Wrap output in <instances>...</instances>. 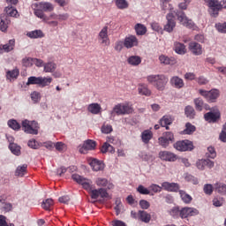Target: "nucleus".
<instances>
[{
  "instance_id": "nucleus-37",
  "label": "nucleus",
  "mask_w": 226,
  "mask_h": 226,
  "mask_svg": "<svg viewBox=\"0 0 226 226\" xmlns=\"http://www.w3.org/2000/svg\"><path fill=\"white\" fill-rule=\"evenodd\" d=\"M19 75H20L19 69H14L6 72V79L7 80H11L12 79H18Z\"/></svg>"
},
{
  "instance_id": "nucleus-25",
  "label": "nucleus",
  "mask_w": 226,
  "mask_h": 226,
  "mask_svg": "<svg viewBox=\"0 0 226 226\" xmlns=\"http://www.w3.org/2000/svg\"><path fill=\"white\" fill-rule=\"evenodd\" d=\"M95 185H97L101 188L107 186L109 190L114 188V185L112 184H109V180L103 177H97L95 179Z\"/></svg>"
},
{
  "instance_id": "nucleus-9",
  "label": "nucleus",
  "mask_w": 226,
  "mask_h": 226,
  "mask_svg": "<svg viewBox=\"0 0 226 226\" xmlns=\"http://www.w3.org/2000/svg\"><path fill=\"white\" fill-rule=\"evenodd\" d=\"M96 149V141L93 139H87L79 148L81 154H86L87 151H94Z\"/></svg>"
},
{
  "instance_id": "nucleus-28",
  "label": "nucleus",
  "mask_w": 226,
  "mask_h": 226,
  "mask_svg": "<svg viewBox=\"0 0 226 226\" xmlns=\"http://www.w3.org/2000/svg\"><path fill=\"white\" fill-rule=\"evenodd\" d=\"M138 216L141 222H144V223H149V222H151V215L144 210H139Z\"/></svg>"
},
{
  "instance_id": "nucleus-59",
  "label": "nucleus",
  "mask_w": 226,
  "mask_h": 226,
  "mask_svg": "<svg viewBox=\"0 0 226 226\" xmlns=\"http://www.w3.org/2000/svg\"><path fill=\"white\" fill-rule=\"evenodd\" d=\"M185 181H187V183H192V185H199V179L192 175H186Z\"/></svg>"
},
{
  "instance_id": "nucleus-40",
  "label": "nucleus",
  "mask_w": 226,
  "mask_h": 226,
  "mask_svg": "<svg viewBox=\"0 0 226 226\" xmlns=\"http://www.w3.org/2000/svg\"><path fill=\"white\" fill-rule=\"evenodd\" d=\"M185 114L189 119H193V117H195V109L192 106L188 105L185 109Z\"/></svg>"
},
{
  "instance_id": "nucleus-48",
  "label": "nucleus",
  "mask_w": 226,
  "mask_h": 226,
  "mask_svg": "<svg viewBox=\"0 0 226 226\" xmlns=\"http://www.w3.org/2000/svg\"><path fill=\"white\" fill-rule=\"evenodd\" d=\"M27 146L31 147V149H40L43 144L38 143L36 139H33L28 141Z\"/></svg>"
},
{
  "instance_id": "nucleus-24",
  "label": "nucleus",
  "mask_w": 226,
  "mask_h": 226,
  "mask_svg": "<svg viewBox=\"0 0 226 226\" xmlns=\"http://www.w3.org/2000/svg\"><path fill=\"white\" fill-rule=\"evenodd\" d=\"M204 118L208 122V123H216L218 119H220V112H207L204 115Z\"/></svg>"
},
{
  "instance_id": "nucleus-4",
  "label": "nucleus",
  "mask_w": 226,
  "mask_h": 226,
  "mask_svg": "<svg viewBox=\"0 0 226 226\" xmlns=\"http://www.w3.org/2000/svg\"><path fill=\"white\" fill-rule=\"evenodd\" d=\"M133 112V108L128 103H118L114 106L111 116H126L127 114H132Z\"/></svg>"
},
{
  "instance_id": "nucleus-1",
  "label": "nucleus",
  "mask_w": 226,
  "mask_h": 226,
  "mask_svg": "<svg viewBox=\"0 0 226 226\" xmlns=\"http://www.w3.org/2000/svg\"><path fill=\"white\" fill-rule=\"evenodd\" d=\"M148 84L154 86L157 91H164L169 83V78L164 74H151L147 77Z\"/></svg>"
},
{
  "instance_id": "nucleus-47",
  "label": "nucleus",
  "mask_w": 226,
  "mask_h": 226,
  "mask_svg": "<svg viewBox=\"0 0 226 226\" xmlns=\"http://www.w3.org/2000/svg\"><path fill=\"white\" fill-rule=\"evenodd\" d=\"M7 124L9 128H11L12 130L19 131L20 130V124L17 122L15 119H11L7 122Z\"/></svg>"
},
{
  "instance_id": "nucleus-6",
  "label": "nucleus",
  "mask_w": 226,
  "mask_h": 226,
  "mask_svg": "<svg viewBox=\"0 0 226 226\" xmlns=\"http://www.w3.org/2000/svg\"><path fill=\"white\" fill-rule=\"evenodd\" d=\"M38 123L36 121L24 120L22 121V130L25 133L30 135H38Z\"/></svg>"
},
{
  "instance_id": "nucleus-22",
  "label": "nucleus",
  "mask_w": 226,
  "mask_h": 226,
  "mask_svg": "<svg viewBox=\"0 0 226 226\" xmlns=\"http://www.w3.org/2000/svg\"><path fill=\"white\" fill-rule=\"evenodd\" d=\"M170 85L176 89H183L185 87V81L178 76H173L170 80Z\"/></svg>"
},
{
  "instance_id": "nucleus-10",
  "label": "nucleus",
  "mask_w": 226,
  "mask_h": 226,
  "mask_svg": "<svg viewBox=\"0 0 226 226\" xmlns=\"http://www.w3.org/2000/svg\"><path fill=\"white\" fill-rule=\"evenodd\" d=\"M88 164L94 170V172H100V170H103L105 169V164L103 162L96 159V158H89Z\"/></svg>"
},
{
  "instance_id": "nucleus-32",
  "label": "nucleus",
  "mask_w": 226,
  "mask_h": 226,
  "mask_svg": "<svg viewBox=\"0 0 226 226\" xmlns=\"http://www.w3.org/2000/svg\"><path fill=\"white\" fill-rule=\"evenodd\" d=\"M127 63L132 66H139L142 63V58L139 56H132L128 57Z\"/></svg>"
},
{
  "instance_id": "nucleus-53",
  "label": "nucleus",
  "mask_w": 226,
  "mask_h": 226,
  "mask_svg": "<svg viewBox=\"0 0 226 226\" xmlns=\"http://www.w3.org/2000/svg\"><path fill=\"white\" fill-rule=\"evenodd\" d=\"M137 192L139 193H140V195H149L151 193V192L149 191V189L144 187V185H140L138 186L137 188Z\"/></svg>"
},
{
  "instance_id": "nucleus-17",
  "label": "nucleus",
  "mask_w": 226,
  "mask_h": 226,
  "mask_svg": "<svg viewBox=\"0 0 226 226\" xmlns=\"http://www.w3.org/2000/svg\"><path fill=\"white\" fill-rule=\"evenodd\" d=\"M11 20L6 14L0 15V31L6 33L8 31V26H10Z\"/></svg>"
},
{
  "instance_id": "nucleus-18",
  "label": "nucleus",
  "mask_w": 226,
  "mask_h": 226,
  "mask_svg": "<svg viewBox=\"0 0 226 226\" xmlns=\"http://www.w3.org/2000/svg\"><path fill=\"white\" fill-rule=\"evenodd\" d=\"M189 50L193 56H202V45L198 42L191 41L189 43Z\"/></svg>"
},
{
  "instance_id": "nucleus-26",
  "label": "nucleus",
  "mask_w": 226,
  "mask_h": 226,
  "mask_svg": "<svg viewBox=\"0 0 226 226\" xmlns=\"http://www.w3.org/2000/svg\"><path fill=\"white\" fill-rule=\"evenodd\" d=\"M159 61H160L161 64H165V65H167V64H171L172 65V64H176V63H177L176 58L169 57L165 55H161L159 56Z\"/></svg>"
},
{
  "instance_id": "nucleus-44",
  "label": "nucleus",
  "mask_w": 226,
  "mask_h": 226,
  "mask_svg": "<svg viewBox=\"0 0 226 226\" xmlns=\"http://www.w3.org/2000/svg\"><path fill=\"white\" fill-rule=\"evenodd\" d=\"M215 192H217L218 193H221V195H226V184L216 183Z\"/></svg>"
},
{
  "instance_id": "nucleus-27",
  "label": "nucleus",
  "mask_w": 226,
  "mask_h": 226,
  "mask_svg": "<svg viewBox=\"0 0 226 226\" xmlns=\"http://www.w3.org/2000/svg\"><path fill=\"white\" fill-rule=\"evenodd\" d=\"M87 110L88 112H90V114L97 115L100 114V112L102 111V106L96 102L91 103L88 105Z\"/></svg>"
},
{
  "instance_id": "nucleus-58",
  "label": "nucleus",
  "mask_w": 226,
  "mask_h": 226,
  "mask_svg": "<svg viewBox=\"0 0 226 226\" xmlns=\"http://www.w3.org/2000/svg\"><path fill=\"white\" fill-rule=\"evenodd\" d=\"M170 215L173 216V218H177L178 216H181V210H179L178 207H175L170 209Z\"/></svg>"
},
{
  "instance_id": "nucleus-46",
  "label": "nucleus",
  "mask_w": 226,
  "mask_h": 226,
  "mask_svg": "<svg viewBox=\"0 0 226 226\" xmlns=\"http://www.w3.org/2000/svg\"><path fill=\"white\" fill-rule=\"evenodd\" d=\"M195 130V125L192 124L191 123H187L185 124V129L184 130V135H192Z\"/></svg>"
},
{
  "instance_id": "nucleus-43",
  "label": "nucleus",
  "mask_w": 226,
  "mask_h": 226,
  "mask_svg": "<svg viewBox=\"0 0 226 226\" xmlns=\"http://www.w3.org/2000/svg\"><path fill=\"white\" fill-rule=\"evenodd\" d=\"M175 51L180 55L186 54V47L183 43L177 42L175 43Z\"/></svg>"
},
{
  "instance_id": "nucleus-38",
  "label": "nucleus",
  "mask_w": 226,
  "mask_h": 226,
  "mask_svg": "<svg viewBox=\"0 0 226 226\" xmlns=\"http://www.w3.org/2000/svg\"><path fill=\"white\" fill-rule=\"evenodd\" d=\"M4 11H5V15L9 18L10 17H17V14L19 13L17 9H15L13 6L5 7Z\"/></svg>"
},
{
  "instance_id": "nucleus-41",
  "label": "nucleus",
  "mask_w": 226,
  "mask_h": 226,
  "mask_svg": "<svg viewBox=\"0 0 226 226\" xmlns=\"http://www.w3.org/2000/svg\"><path fill=\"white\" fill-rule=\"evenodd\" d=\"M9 149L16 156H20V147L15 143H10Z\"/></svg>"
},
{
  "instance_id": "nucleus-31",
  "label": "nucleus",
  "mask_w": 226,
  "mask_h": 226,
  "mask_svg": "<svg viewBox=\"0 0 226 226\" xmlns=\"http://www.w3.org/2000/svg\"><path fill=\"white\" fill-rule=\"evenodd\" d=\"M153 139V132L149 130H145L141 133V140L144 144H149V140Z\"/></svg>"
},
{
  "instance_id": "nucleus-42",
  "label": "nucleus",
  "mask_w": 226,
  "mask_h": 226,
  "mask_svg": "<svg viewBox=\"0 0 226 226\" xmlns=\"http://www.w3.org/2000/svg\"><path fill=\"white\" fill-rule=\"evenodd\" d=\"M45 34L41 30H34L27 34L28 38H43Z\"/></svg>"
},
{
  "instance_id": "nucleus-64",
  "label": "nucleus",
  "mask_w": 226,
  "mask_h": 226,
  "mask_svg": "<svg viewBox=\"0 0 226 226\" xmlns=\"http://www.w3.org/2000/svg\"><path fill=\"white\" fill-rule=\"evenodd\" d=\"M112 130H113L112 125L110 124H106V125L104 124L102 126V133H106V134L111 133Z\"/></svg>"
},
{
  "instance_id": "nucleus-54",
  "label": "nucleus",
  "mask_w": 226,
  "mask_h": 226,
  "mask_svg": "<svg viewBox=\"0 0 226 226\" xmlns=\"http://www.w3.org/2000/svg\"><path fill=\"white\" fill-rule=\"evenodd\" d=\"M213 185L206 184L203 187V192L206 195H213Z\"/></svg>"
},
{
  "instance_id": "nucleus-13",
  "label": "nucleus",
  "mask_w": 226,
  "mask_h": 226,
  "mask_svg": "<svg viewBox=\"0 0 226 226\" xmlns=\"http://www.w3.org/2000/svg\"><path fill=\"white\" fill-rule=\"evenodd\" d=\"M177 19L179 20L180 24H182L183 26H185V27H193V22H192V20L188 19V18L186 17V14H185V12L183 11H177L176 13Z\"/></svg>"
},
{
  "instance_id": "nucleus-2",
  "label": "nucleus",
  "mask_w": 226,
  "mask_h": 226,
  "mask_svg": "<svg viewBox=\"0 0 226 226\" xmlns=\"http://www.w3.org/2000/svg\"><path fill=\"white\" fill-rule=\"evenodd\" d=\"M211 17H216L220 10H226V0H204Z\"/></svg>"
},
{
  "instance_id": "nucleus-36",
  "label": "nucleus",
  "mask_w": 226,
  "mask_h": 226,
  "mask_svg": "<svg viewBox=\"0 0 226 226\" xmlns=\"http://www.w3.org/2000/svg\"><path fill=\"white\" fill-rule=\"evenodd\" d=\"M138 91L139 94L143 96H149L151 94L150 89L147 87V85L141 84L138 87Z\"/></svg>"
},
{
  "instance_id": "nucleus-16",
  "label": "nucleus",
  "mask_w": 226,
  "mask_h": 226,
  "mask_svg": "<svg viewBox=\"0 0 226 226\" xmlns=\"http://www.w3.org/2000/svg\"><path fill=\"white\" fill-rule=\"evenodd\" d=\"M99 38L102 40V44L109 47L110 40L109 39V26H104L99 33Z\"/></svg>"
},
{
  "instance_id": "nucleus-50",
  "label": "nucleus",
  "mask_w": 226,
  "mask_h": 226,
  "mask_svg": "<svg viewBox=\"0 0 226 226\" xmlns=\"http://www.w3.org/2000/svg\"><path fill=\"white\" fill-rule=\"evenodd\" d=\"M170 0H161V8L163 11L171 10Z\"/></svg>"
},
{
  "instance_id": "nucleus-15",
  "label": "nucleus",
  "mask_w": 226,
  "mask_h": 226,
  "mask_svg": "<svg viewBox=\"0 0 226 226\" xmlns=\"http://www.w3.org/2000/svg\"><path fill=\"white\" fill-rule=\"evenodd\" d=\"M196 167L199 170H204L206 167H207V169H213V167H215V162L209 159H201L196 162Z\"/></svg>"
},
{
  "instance_id": "nucleus-8",
  "label": "nucleus",
  "mask_w": 226,
  "mask_h": 226,
  "mask_svg": "<svg viewBox=\"0 0 226 226\" xmlns=\"http://www.w3.org/2000/svg\"><path fill=\"white\" fill-rule=\"evenodd\" d=\"M173 147L174 149H177V151H180L182 153L186 151H193V142L188 139L179 140L174 143Z\"/></svg>"
},
{
  "instance_id": "nucleus-35",
  "label": "nucleus",
  "mask_w": 226,
  "mask_h": 226,
  "mask_svg": "<svg viewBox=\"0 0 226 226\" xmlns=\"http://www.w3.org/2000/svg\"><path fill=\"white\" fill-rule=\"evenodd\" d=\"M135 31L138 36H144V34L147 33V28H146L144 25L138 23L135 26Z\"/></svg>"
},
{
  "instance_id": "nucleus-61",
  "label": "nucleus",
  "mask_w": 226,
  "mask_h": 226,
  "mask_svg": "<svg viewBox=\"0 0 226 226\" xmlns=\"http://www.w3.org/2000/svg\"><path fill=\"white\" fill-rule=\"evenodd\" d=\"M139 207H141V209H149V207H151V204L146 200H140Z\"/></svg>"
},
{
  "instance_id": "nucleus-3",
  "label": "nucleus",
  "mask_w": 226,
  "mask_h": 226,
  "mask_svg": "<svg viewBox=\"0 0 226 226\" xmlns=\"http://www.w3.org/2000/svg\"><path fill=\"white\" fill-rule=\"evenodd\" d=\"M52 84V78L50 77H35L31 76L28 78L26 86H38L39 87H47Z\"/></svg>"
},
{
  "instance_id": "nucleus-20",
  "label": "nucleus",
  "mask_w": 226,
  "mask_h": 226,
  "mask_svg": "<svg viewBox=\"0 0 226 226\" xmlns=\"http://www.w3.org/2000/svg\"><path fill=\"white\" fill-rule=\"evenodd\" d=\"M162 188L164 189L166 192H174L177 193V192H179V184L163 182L162 184Z\"/></svg>"
},
{
  "instance_id": "nucleus-7",
  "label": "nucleus",
  "mask_w": 226,
  "mask_h": 226,
  "mask_svg": "<svg viewBox=\"0 0 226 226\" xmlns=\"http://www.w3.org/2000/svg\"><path fill=\"white\" fill-rule=\"evenodd\" d=\"M199 93L201 96H203V98L207 99V102L209 103H215L216 99L220 96V90L218 89H212L210 91L200 89Z\"/></svg>"
},
{
  "instance_id": "nucleus-60",
  "label": "nucleus",
  "mask_w": 226,
  "mask_h": 226,
  "mask_svg": "<svg viewBox=\"0 0 226 226\" xmlns=\"http://www.w3.org/2000/svg\"><path fill=\"white\" fill-rule=\"evenodd\" d=\"M215 29H217L219 33H226V22L215 24Z\"/></svg>"
},
{
  "instance_id": "nucleus-23",
  "label": "nucleus",
  "mask_w": 226,
  "mask_h": 226,
  "mask_svg": "<svg viewBox=\"0 0 226 226\" xmlns=\"http://www.w3.org/2000/svg\"><path fill=\"white\" fill-rule=\"evenodd\" d=\"M174 123V118L170 115H165L160 119V124L162 126V128H165L166 130H170V124H172Z\"/></svg>"
},
{
  "instance_id": "nucleus-33",
  "label": "nucleus",
  "mask_w": 226,
  "mask_h": 226,
  "mask_svg": "<svg viewBox=\"0 0 226 226\" xmlns=\"http://www.w3.org/2000/svg\"><path fill=\"white\" fill-rule=\"evenodd\" d=\"M37 8H40L43 11H54V5L49 2H41Z\"/></svg>"
},
{
  "instance_id": "nucleus-52",
  "label": "nucleus",
  "mask_w": 226,
  "mask_h": 226,
  "mask_svg": "<svg viewBox=\"0 0 226 226\" xmlns=\"http://www.w3.org/2000/svg\"><path fill=\"white\" fill-rule=\"evenodd\" d=\"M22 64L26 68H29V67L33 66V64H34V58H31V57L23 58L22 59Z\"/></svg>"
},
{
  "instance_id": "nucleus-45",
  "label": "nucleus",
  "mask_w": 226,
  "mask_h": 226,
  "mask_svg": "<svg viewBox=\"0 0 226 226\" xmlns=\"http://www.w3.org/2000/svg\"><path fill=\"white\" fill-rule=\"evenodd\" d=\"M115 4L118 10H126L129 6L128 1L126 0H116Z\"/></svg>"
},
{
  "instance_id": "nucleus-49",
  "label": "nucleus",
  "mask_w": 226,
  "mask_h": 226,
  "mask_svg": "<svg viewBox=\"0 0 226 226\" xmlns=\"http://www.w3.org/2000/svg\"><path fill=\"white\" fill-rule=\"evenodd\" d=\"M194 104L196 110L202 112V109H204V101L200 98H196L194 99Z\"/></svg>"
},
{
  "instance_id": "nucleus-21",
  "label": "nucleus",
  "mask_w": 226,
  "mask_h": 226,
  "mask_svg": "<svg viewBox=\"0 0 226 226\" xmlns=\"http://www.w3.org/2000/svg\"><path fill=\"white\" fill-rule=\"evenodd\" d=\"M15 49V39H11L8 43L0 45V54L11 52Z\"/></svg>"
},
{
  "instance_id": "nucleus-12",
  "label": "nucleus",
  "mask_w": 226,
  "mask_h": 226,
  "mask_svg": "<svg viewBox=\"0 0 226 226\" xmlns=\"http://www.w3.org/2000/svg\"><path fill=\"white\" fill-rule=\"evenodd\" d=\"M159 158L162 162H176L177 155L170 151H161L159 152Z\"/></svg>"
},
{
  "instance_id": "nucleus-62",
  "label": "nucleus",
  "mask_w": 226,
  "mask_h": 226,
  "mask_svg": "<svg viewBox=\"0 0 226 226\" xmlns=\"http://www.w3.org/2000/svg\"><path fill=\"white\" fill-rule=\"evenodd\" d=\"M219 139L222 142H226V123L223 124Z\"/></svg>"
},
{
  "instance_id": "nucleus-39",
  "label": "nucleus",
  "mask_w": 226,
  "mask_h": 226,
  "mask_svg": "<svg viewBox=\"0 0 226 226\" xmlns=\"http://www.w3.org/2000/svg\"><path fill=\"white\" fill-rule=\"evenodd\" d=\"M53 206H54V200L53 199H47L41 204V207H42V209H45V211H50V209H52Z\"/></svg>"
},
{
  "instance_id": "nucleus-63",
  "label": "nucleus",
  "mask_w": 226,
  "mask_h": 226,
  "mask_svg": "<svg viewBox=\"0 0 226 226\" xmlns=\"http://www.w3.org/2000/svg\"><path fill=\"white\" fill-rule=\"evenodd\" d=\"M124 47V41H118L115 43V50H117V52H121Z\"/></svg>"
},
{
  "instance_id": "nucleus-30",
  "label": "nucleus",
  "mask_w": 226,
  "mask_h": 226,
  "mask_svg": "<svg viewBox=\"0 0 226 226\" xmlns=\"http://www.w3.org/2000/svg\"><path fill=\"white\" fill-rule=\"evenodd\" d=\"M178 192L184 204H192L193 198L190 194L186 193V192L183 190L178 191Z\"/></svg>"
},
{
  "instance_id": "nucleus-11",
  "label": "nucleus",
  "mask_w": 226,
  "mask_h": 226,
  "mask_svg": "<svg viewBox=\"0 0 226 226\" xmlns=\"http://www.w3.org/2000/svg\"><path fill=\"white\" fill-rule=\"evenodd\" d=\"M197 215H199L197 208L185 207L180 210V218L182 219L188 218L190 216H197Z\"/></svg>"
},
{
  "instance_id": "nucleus-19",
  "label": "nucleus",
  "mask_w": 226,
  "mask_h": 226,
  "mask_svg": "<svg viewBox=\"0 0 226 226\" xmlns=\"http://www.w3.org/2000/svg\"><path fill=\"white\" fill-rule=\"evenodd\" d=\"M125 49H132V47H137L139 45V39L135 35H129L124 39Z\"/></svg>"
},
{
  "instance_id": "nucleus-55",
  "label": "nucleus",
  "mask_w": 226,
  "mask_h": 226,
  "mask_svg": "<svg viewBox=\"0 0 226 226\" xmlns=\"http://www.w3.org/2000/svg\"><path fill=\"white\" fill-rule=\"evenodd\" d=\"M162 186L156 185V184H152L149 187L148 190L149 192H153L154 193H160L162 192Z\"/></svg>"
},
{
  "instance_id": "nucleus-57",
  "label": "nucleus",
  "mask_w": 226,
  "mask_h": 226,
  "mask_svg": "<svg viewBox=\"0 0 226 226\" xmlns=\"http://www.w3.org/2000/svg\"><path fill=\"white\" fill-rule=\"evenodd\" d=\"M206 154L207 158H212V159L216 158V151L215 150V147H208L207 153Z\"/></svg>"
},
{
  "instance_id": "nucleus-14",
  "label": "nucleus",
  "mask_w": 226,
  "mask_h": 226,
  "mask_svg": "<svg viewBox=\"0 0 226 226\" xmlns=\"http://www.w3.org/2000/svg\"><path fill=\"white\" fill-rule=\"evenodd\" d=\"M167 23L164 26V31L167 33H172L174 31V27H176V20L174 19V13H169L166 16Z\"/></svg>"
},
{
  "instance_id": "nucleus-34",
  "label": "nucleus",
  "mask_w": 226,
  "mask_h": 226,
  "mask_svg": "<svg viewBox=\"0 0 226 226\" xmlns=\"http://www.w3.org/2000/svg\"><path fill=\"white\" fill-rule=\"evenodd\" d=\"M27 174V164H23L22 166H18L15 171V176L22 177Z\"/></svg>"
},
{
  "instance_id": "nucleus-5",
  "label": "nucleus",
  "mask_w": 226,
  "mask_h": 226,
  "mask_svg": "<svg viewBox=\"0 0 226 226\" xmlns=\"http://www.w3.org/2000/svg\"><path fill=\"white\" fill-rule=\"evenodd\" d=\"M72 179L78 183V185H81L83 190H86L87 192H90L91 189L94 187V185H93V180L84 177L79 174H73L72 176Z\"/></svg>"
},
{
  "instance_id": "nucleus-51",
  "label": "nucleus",
  "mask_w": 226,
  "mask_h": 226,
  "mask_svg": "<svg viewBox=\"0 0 226 226\" xmlns=\"http://www.w3.org/2000/svg\"><path fill=\"white\" fill-rule=\"evenodd\" d=\"M159 146H162V147L167 148L169 147L170 142L167 140V139L164 136H162L158 139Z\"/></svg>"
},
{
  "instance_id": "nucleus-29",
  "label": "nucleus",
  "mask_w": 226,
  "mask_h": 226,
  "mask_svg": "<svg viewBox=\"0 0 226 226\" xmlns=\"http://www.w3.org/2000/svg\"><path fill=\"white\" fill-rule=\"evenodd\" d=\"M43 68L45 73H54L55 70L57 68V64L54 62H48L44 64Z\"/></svg>"
},
{
  "instance_id": "nucleus-56",
  "label": "nucleus",
  "mask_w": 226,
  "mask_h": 226,
  "mask_svg": "<svg viewBox=\"0 0 226 226\" xmlns=\"http://www.w3.org/2000/svg\"><path fill=\"white\" fill-rule=\"evenodd\" d=\"M88 193L90 194L91 199H94L96 200V199L100 197V189H95L94 186Z\"/></svg>"
}]
</instances>
